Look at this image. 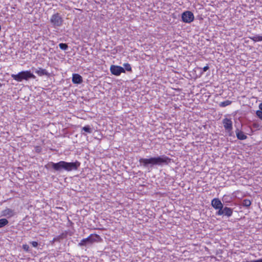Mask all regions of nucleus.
Masks as SVG:
<instances>
[{
  "mask_svg": "<svg viewBox=\"0 0 262 262\" xmlns=\"http://www.w3.org/2000/svg\"><path fill=\"white\" fill-rule=\"evenodd\" d=\"M182 20L185 23H190L194 20V15L192 12L189 11L184 12L182 14Z\"/></svg>",
  "mask_w": 262,
  "mask_h": 262,
  "instance_id": "nucleus-7",
  "label": "nucleus"
},
{
  "mask_svg": "<svg viewBox=\"0 0 262 262\" xmlns=\"http://www.w3.org/2000/svg\"><path fill=\"white\" fill-rule=\"evenodd\" d=\"M209 69V67L208 65L205 66L203 68V70L204 72H206L207 71L208 69Z\"/></svg>",
  "mask_w": 262,
  "mask_h": 262,
  "instance_id": "nucleus-26",
  "label": "nucleus"
},
{
  "mask_svg": "<svg viewBox=\"0 0 262 262\" xmlns=\"http://www.w3.org/2000/svg\"><path fill=\"white\" fill-rule=\"evenodd\" d=\"M259 108L260 109L259 111H262V102L261 103L259 104Z\"/></svg>",
  "mask_w": 262,
  "mask_h": 262,
  "instance_id": "nucleus-28",
  "label": "nucleus"
},
{
  "mask_svg": "<svg viewBox=\"0 0 262 262\" xmlns=\"http://www.w3.org/2000/svg\"><path fill=\"white\" fill-rule=\"evenodd\" d=\"M80 166V163L76 161L73 162H67L60 161L57 163L49 162L45 165V168L54 172H61L63 170L71 171L77 170Z\"/></svg>",
  "mask_w": 262,
  "mask_h": 262,
  "instance_id": "nucleus-1",
  "label": "nucleus"
},
{
  "mask_svg": "<svg viewBox=\"0 0 262 262\" xmlns=\"http://www.w3.org/2000/svg\"><path fill=\"white\" fill-rule=\"evenodd\" d=\"M59 47L60 49L62 50H66L68 48V46L66 43H60L59 44Z\"/></svg>",
  "mask_w": 262,
  "mask_h": 262,
  "instance_id": "nucleus-20",
  "label": "nucleus"
},
{
  "mask_svg": "<svg viewBox=\"0 0 262 262\" xmlns=\"http://www.w3.org/2000/svg\"><path fill=\"white\" fill-rule=\"evenodd\" d=\"M256 114L257 116L262 120V111H257L256 112Z\"/></svg>",
  "mask_w": 262,
  "mask_h": 262,
  "instance_id": "nucleus-22",
  "label": "nucleus"
},
{
  "mask_svg": "<svg viewBox=\"0 0 262 262\" xmlns=\"http://www.w3.org/2000/svg\"><path fill=\"white\" fill-rule=\"evenodd\" d=\"M82 130L88 133H91L92 129L89 125H86L82 127Z\"/></svg>",
  "mask_w": 262,
  "mask_h": 262,
  "instance_id": "nucleus-19",
  "label": "nucleus"
},
{
  "mask_svg": "<svg viewBox=\"0 0 262 262\" xmlns=\"http://www.w3.org/2000/svg\"><path fill=\"white\" fill-rule=\"evenodd\" d=\"M211 206L216 210H220L223 207V204L218 198H214L211 201Z\"/></svg>",
  "mask_w": 262,
  "mask_h": 262,
  "instance_id": "nucleus-9",
  "label": "nucleus"
},
{
  "mask_svg": "<svg viewBox=\"0 0 262 262\" xmlns=\"http://www.w3.org/2000/svg\"><path fill=\"white\" fill-rule=\"evenodd\" d=\"M63 22V19L58 13L53 14L50 18V23L55 28L61 27Z\"/></svg>",
  "mask_w": 262,
  "mask_h": 262,
  "instance_id": "nucleus-5",
  "label": "nucleus"
},
{
  "mask_svg": "<svg viewBox=\"0 0 262 262\" xmlns=\"http://www.w3.org/2000/svg\"><path fill=\"white\" fill-rule=\"evenodd\" d=\"M235 133L237 139L239 140H243L247 138V136L242 131L239 130L238 128L236 129Z\"/></svg>",
  "mask_w": 262,
  "mask_h": 262,
  "instance_id": "nucleus-14",
  "label": "nucleus"
},
{
  "mask_svg": "<svg viewBox=\"0 0 262 262\" xmlns=\"http://www.w3.org/2000/svg\"><path fill=\"white\" fill-rule=\"evenodd\" d=\"M171 159L165 155L151 157L149 159L140 158L139 162L140 165L146 167L148 165L152 166L154 165L162 166L163 165H168L171 162Z\"/></svg>",
  "mask_w": 262,
  "mask_h": 262,
  "instance_id": "nucleus-2",
  "label": "nucleus"
},
{
  "mask_svg": "<svg viewBox=\"0 0 262 262\" xmlns=\"http://www.w3.org/2000/svg\"><path fill=\"white\" fill-rule=\"evenodd\" d=\"M11 76L17 82H21L23 80H28L31 78H36V76L30 71H23L17 74H11Z\"/></svg>",
  "mask_w": 262,
  "mask_h": 262,
  "instance_id": "nucleus-3",
  "label": "nucleus"
},
{
  "mask_svg": "<svg viewBox=\"0 0 262 262\" xmlns=\"http://www.w3.org/2000/svg\"><path fill=\"white\" fill-rule=\"evenodd\" d=\"M233 214V209L227 206L223 207L220 210H218L215 214L218 216L223 215L227 217H230Z\"/></svg>",
  "mask_w": 262,
  "mask_h": 262,
  "instance_id": "nucleus-6",
  "label": "nucleus"
},
{
  "mask_svg": "<svg viewBox=\"0 0 262 262\" xmlns=\"http://www.w3.org/2000/svg\"><path fill=\"white\" fill-rule=\"evenodd\" d=\"M110 71L113 75L117 76H120L121 73H125V70L124 68L116 65H112L111 66Z\"/></svg>",
  "mask_w": 262,
  "mask_h": 262,
  "instance_id": "nucleus-8",
  "label": "nucleus"
},
{
  "mask_svg": "<svg viewBox=\"0 0 262 262\" xmlns=\"http://www.w3.org/2000/svg\"><path fill=\"white\" fill-rule=\"evenodd\" d=\"M247 262H254V260L249 261H247Z\"/></svg>",
  "mask_w": 262,
  "mask_h": 262,
  "instance_id": "nucleus-29",
  "label": "nucleus"
},
{
  "mask_svg": "<svg viewBox=\"0 0 262 262\" xmlns=\"http://www.w3.org/2000/svg\"><path fill=\"white\" fill-rule=\"evenodd\" d=\"M30 244L32 245L33 247H37L38 245V243L37 242L33 241L30 242Z\"/></svg>",
  "mask_w": 262,
  "mask_h": 262,
  "instance_id": "nucleus-24",
  "label": "nucleus"
},
{
  "mask_svg": "<svg viewBox=\"0 0 262 262\" xmlns=\"http://www.w3.org/2000/svg\"><path fill=\"white\" fill-rule=\"evenodd\" d=\"M23 249L25 251H26L27 252H28L29 251L30 248H29V246L28 245L24 244V245H23Z\"/></svg>",
  "mask_w": 262,
  "mask_h": 262,
  "instance_id": "nucleus-23",
  "label": "nucleus"
},
{
  "mask_svg": "<svg viewBox=\"0 0 262 262\" xmlns=\"http://www.w3.org/2000/svg\"><path fill=\"white\" fill-rule=\"evenodd\" d=\"M227 199H228V196L224 195V196L223 197V199H222L223 202H228V201H227Z\"/></svg>",
  "mask_w": 262,
  "mask_h": 262,
  "instance_id": "nucleus-25",
  "label": "nucleus"
},
{
  "mask_svg": "<svg viewBox=\"0 0 262 262\" xmlns=\"http://www.w3.org/2000/svg\"><path fill=\"white\" fill-rule=\"evenodd\" d=\"M123 66L124 67V69L125 70L127 71H128V72H132V67L130 65V64L128 63H125L123 64Z\"/></svg>",
  "mask_w": 262,
  "mask_h": 262,
  "instance_id": "nucleus-21",
  "label": "nucleus"
},
{
  "mask_svg": "<svg viewBox=\"0 0 262 262\" xmlns=\"http://www.w3.org/2000/svg\"><path fill=\"white\" fill-rule=\"evenodd\" d=\"M223 124L225 130L230 132L232 129V122L231 119L225 118L223 120Z\"/></svg>",
  "mask_w": 262,
  "mask_h": 262,
  "instance_id": "nucleus-11",
  "label": "nucleus"
},
{
  "mask_svg": "<svg viewBox=\"0 0 262 262\" xmlns=\"http://www.w3.org/2000/svg\"><path fill=\"white\" fill-rule=\"evenodd\" d=\"M32 69L34 70L35 73L39 76H47L48 77L50 76V73H49L46 69L41 68H38L37 69L33 68Z\"/></svg>",
  "mask_w": 262,
  "mask_h": 262,
  "instance_id": "nucleus-10",
  "label": "nucleus"
},
{
  "mask_svg": "<svg viewBox=\"0 0 262 262\" xmlns=\"http://www.w3.org/2000/svg\"><path fill=\"white\" fill-rule=\"evenodd\" d=\"M8 223H9V222L6 219H0V228L5 226Z\"/></svg>",
  "mask_w": 262,
  "mask_h": 262,
  "instance_id": "nucleus-18",
  "label": "nucleus"
},
{
  "mask_svg": "<svg viewBox=\"0 0 262 262\" xmlns=\"http://www.w3.org/2000/svg\"><path fill=\"white\" fill-rule=\"evenodd\" d=\"M3 216L10 217L15 215L14 211L11 209L6 208L2 212Z\"/></svg>",
  "mask_w": 262,
  "mask_h": 262,
  "instance_id": "nucleus-12",
  "label": "nucleus"
},
{
  "mask_svg": "<svg viewBox=\"0 0 262 262\" xmlns=\"http://www.w3.org/2000/svg\"><path fill=\"white\" fill-rule=\"evenodd\" d=\"M232 103V101L229 100L221 102L219 103V106L222 107H226L230 105Z\"/></svg>",
  "mask_w": 262,
  "mask_h": 262,
  "instance_id": "nucleus-16",
  "label": "nucleus"
},
{
  "mask_svg": "<svg viewBox=\"0 0 262 262\" xmlns=\"http://www.w3.org/2000/svg\"><path fill=\"white\" fill-rule=\"evenodd\" d=\"M2 86V84H1V83H0V87H1Z\"/></svg>",
  "mask_w": 262,
  "mask_h": 262,
  "instance_id": "nucleus-30",
  "label": "nucleus"
},
{
  "mask_svg": "<svg viewBox=\"0 0 262 262\" xmlns=\"http://www.w3.org/2000/svg\"><path fill=\"white\" fill-rule=\"evenodd\" d=\"M251 204V202L250 200L248 199H244L242 202V205L244 207H249Z\"/></svg>",
  "mask_w": 262,
  "mask_h": 262,
  "instance_id": "nucleus-17",
  "label": "nucleus"
},
{
  "mask_svg": "<svg viewBox=\"0 0 262 262\" xmlns=\"http://www.w3.org/2000/svg\"><path fill=\"white\" fill-rule=\"evenodd\" d=\"M101 241L102 239L99 235L91 234L87 238L82 239L78 245L79 247H86L92 245L95 242H99Z\"/></svg>",
  "mask_w": 262,
  "mask_h": 262,
  "instance_id": "nucleus-4",
  "label": "nucleus"
},
{
  "mask_svg": "<svg viewBox=\"0 0 262 262\" xmlns=\"http://www.w3.org/2000/svg\"><path fill=\"white\" fill-rule=\"evenodd\" d=\"M249 38L254 42L262 41V36L258 35H255L254 36L250 37Z\"/></svg>",
  "mask_w": 262,
  "mask_h": 262,
  "instance_id": "nucleus-15",
  "label": "nucleus"
},
{
  "mask_svg": "<svg viewBox=\"0 0 262 262\" xmlns=\"http://www.w3.org/2000/svg\"><path fill=\"white\" fill-rule=\"evenodd\" d=\"M254 262H262V258L254 260Z\"/></svg>",
  "mask_w": 262,
  "mask_h": 262,
  "instance_id": "nucleus-27",
  "label": "nucleus"
},
{
  "mask_svg": "<svg viewBox=\"0 0 262 262\" xmlns=\"http://www.w3.org/2000/svg\"><path fill=\"white\" fill-rule=\"evenodd\" d=\"M72 82L74 84H80L82 82V77L78 74H73L72 76Z\"/></svg>",
  "mask_w": 262,
  "mask_h": 262,
  "instance_id": "nucleus-13",
  "label": "nucleus"
}]
</instances>
